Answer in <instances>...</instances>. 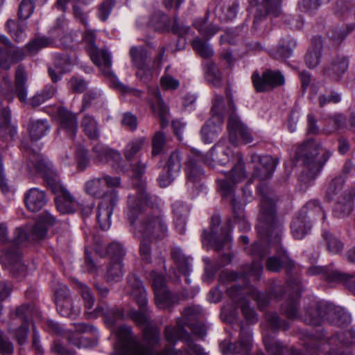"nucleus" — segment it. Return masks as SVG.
Returning a JSON list of instances; mask_svg holds the SVG:
<instances>
[{
	"label": "nucleus",
	"mask_w": 355,
	"mask_h": 355,
	"mask_svg": "<svg viewBox=\"0 0 355 355\" xmlns=\"http://www.w3.org/2000/svg\"><path fill=\"white\" fill-rule=\"evenodd\" d=\"M6 27L10 35L16 42H19L26 37V23L25 21L19 22L9 19L6 23Z\"/></svg>",
	"instance_id": "47"
},
{
	"label": "nucleus",
	"mask_w": 355,
	"mask_h": 355,
	"mask_svg": "<svg viewBox=\"0 0 355 355\" xmlns=\"http://www.w3.org/2000/svg\"><path fill=\"white\" fill-rule=\"evenodd\" d=\"M295 46V41L289 36H287L280 40L279 46L273 54V57L276 59L288 58Z\"/></svg>",
	"instance_id": "49"
},
{
	"label": "nucleus",
	"mask_w": 355,
	"mask_h": 355,
	"mask_svg": "<svg viewBox=\"0 0 355 355\" xmlns=\"http://www.w3.org/2000/svg\"><path fill=\"white\" fill-rule=\"evenodd\" d=\"M349 62L345 57H337L332 59L330 63L323 69L325 76L333 80H338L348 68Z\"/></svg>",
	"instance_id": "32"
},
{
	"label": "nucleus",
	"mask_w": 355,
	"mask_h": 355,
	"mask_svg": "<svg viewBox=\"0 0 355 355\" xmlns=\"http://www.w3.org/2000/svg\"><path fill=\"white\" fill-rule=\"evenodd\" d=\"M346 124V118L340 114H335L324 119L322 131L325 135H331L342 129Z\"/></svg>",
	"instance_id": "42"
},
{
	"label": "nucleus",
	"mask_w": 355,
	"mask_h": 355,
	"mask_svg": "<svg viewBox=\"0 0 355 355\" xmlns=\"http://www.w3.org/2000/svg\"><path fill=\"white\" fill-rule=\"evenodd\" d=\"M296 154L302 160L304 172L310 180L315 178L331 156V153L323 148L315 139H309L303 143L297 148Z\"/></svg>",
	"instance_id": "7"
},
{
	"label": "nucleus",
	"mask_w": 355,
	"mask_h": 355,
	"mask_svg": "<svg viewBox=\"0 0 355 355\" xmlns=\"http://www.w3.org/2000/svg\"><path fill=\"white\" fill-rule=\"evenodd\" d=\"M304 322L309 325H320L325 320L330 324L345 327L351 319L342 308L324 302H314L307 310Z\"/></svg>",
	"instance_id": "5"
},
{
	"label": "nucleus",
	"mask_w": 355,
	"mask_h": 355,
	"mask_svg": "<svg viewBox=\"0 0 355 355\" xmlns=\"http://www.w3.org/2000/svg\"><path fill=\"white\" fill-rule=\"evenodd\" d=\"M164 334L165 339L168 343H175L178 340L184 341V351L187 355H208L200 345L192 340L189 333L183 329L181 321L178 322V328L166 327Z\"/></svg>",
	"instance_id": "16"
},
{
	"label": "nucleus",
	"mask_w": 355,
	"mask_h": 355,
	"mask_svg": "<svg viewBox=\"0 0 355 355\" xmlns=\"http://www.w3.org/2000/svg\"><path fill=\"white\" fill-rule=\"evenodd\" d=\"M128 286L130 288V293L135 299L139 307V311L132 310L128 315L130 319L137 325H146L144 330L148 327V324L150 319V311L146 307L147 298L144 287L140 280L135 276L128 277ZM149 327H151L149 326Z\"/></svg>",
	"instance_id": "13"
},
{
	"label": "nucleus",
	"mask_w": 355,
	"mask_h": 355,
	"mask_svg": "<svg viewBox=\"0 0 355 355\" xmlns=\"http://www.w3.org/2000/svg\"><path fill=\"white\" fill-rule=\"evenodd\" d=\"M172 211L174 215L176 230L180 234L184 233L186 217L189 211V207L182 201H175L172 205Z\"/></svg>",
	"instance_id": "36"
},
{
	"label": "nucleus",
	"mask_w": 355,
	"mask_h": 355,
	"mask_svg": "<svg viewBox=\"0 0 355 355\" xmlns=\"http://www.w3.org/2000/svg\"><path fill=\"white\" fill-rule=\"evenodd\" d=\"M21 149L28 159V168L31 170L32 166L34 167L35 171L42 175L48 187L56 194L55 202L58 211L61 214H70L81 209L85 215L92 212L93 206L83 209V205L60 184V177L51 162L33 150L25 141L21 142Z\"/></svg>",
	"instance_id": "4"
},
{
	"label": "nucleus",
	"mask_w": 355,
	"mask_h": 355,
	"mask_svg": "<svg viewBox=\"0 0 355 355\" xmlns=\"http://www.w3.org/2000/svg\"><path fill=\"white\" fill-rule=\"evenodd\" d=\"M323 237L327 243V248L330 253L337 254L343 251L344 244L337 237L327 232L323 233Z\"/></svg>",
	"instance_id": "58"
},
{
	"label": "nucleus",
	"mask_w": 355,
	"mask_h": 355,
	"mask_svg": "<svg viewBox=\"0 0 355 355\" xmlns=\"http://www.w3.org/2000/svg\"><path fill=\"white\" fill-rule=\"evenodd\" d=\"M81 128L85 135L91 139H96L99 137L98 124L94 118L90 115L84 116L81 121Z\"/></svg>",
	"instance_id": "50"
},
{
	"label": "nucleus",
	"mask_w": 355,
	"mask_h": 355,
	"mask_svg": "<svg viewBox=\"0 0 355 355\" xmlns=\"http://www.w3.org/2000/svg\"><path fill=\"white\" fill-rule=\"evenodd\" d=\"M205 78L207 81L211 83L214 85L216 87L220 85L222 75L215 63L209 62L207 64L205 70Z\"/></svg>",
	"instance_id": "61"
},
{
	"label": "nucleus",
	"mask_w": 355,
	"mask_h": 355,
	"mask_svg": "<svg viewBox=\"0 0 355 355\" xmlns=\"http://www.w3.org/2000/svg\"><path fill=\"white\" fill-rule=\"evenodd\" d=\"M55 45V41L53 38H51V36L49 37H42L31 41L26 45L25 49L28 54L34 55L43 48Z\"/></svg>",
	"instance_id": "46"
},
{
	"label": "nucleus",
	"mask_w": 355,
	"mask_h": 355,
	"mask_svg": "<svg viewBox=\"0 0 355 355\" xmlns=\"http://www.w3.org/2000/svg\"><path fill=\"white\" fill-rule=\"evenodd\" d=\"M130 55L132 64L137 69V77L144 83L149 82L153 78V72L147 50L143 46H132L130 50Z\"/></svg>",
	"instance_id": "17"
},
{
	"label": "nucleus",
	"mask_w": 355,
	"mask_h": 355,
	"mask_svg": "<svg viewBox=\"0 0 355 355\" xmlns=\"http://www.w3.org/2000/svg\"><path fill=\"white\" fill-rule=\"evenodd\" d=\"M104 316V321L108 327H113L116 323L124 318L123 310L107 306L98 305L93 311H86L85 315L88 319L96 318L100 315Z\"/></svg>",
	"instance_id": "27"
},
{
	"label": "nucleus",
	"mask_w": 355,
	"mask_h": 355,
	"mask_svg": "<svg viewBox=\"0 0 355 355\" xmlns=\"http://www.w3.org/2000/svg\"><path fill=\"white\" fill-rule=\"evenodd\" d=\"M146 139L137 138L129 142L124 149V156L128 161L131 160L134 156L141 149Z\"/></svg>",
	"instance_id": "60"
},
{
	"label": "nucleus",
	"mask_w": 355,
	"mask_h": 355,
	"mask_svg": "<svg viewBox=\"0 0 355 355\" xmlns=\"http://www.w3.org/2000/svg\"><path fill=\"white\" fill-rule=\"evenodd\" d=\"M266 319L269 328L274 331L279 329L286 330L288 328V323L286 320H282L277 313H267Z\"/></svg>",
	"instance_id": "59"
},
{
	"label": "nucleus",
	"mask_w": 355,
	"mask_h": 355,
	"mask_svg": "<svg viewBox=\"0 0 355 355\" xmlns=\"http://www.w3.org/2000/svg\"><path fill=\"white\" fill-rule=\"evenodd\" d=\"M84 189L88 195L94 198L104 197L107 193H105V186L102 177L87 181Z\"/></svg>",
	"instance_id": "44"
},
{
	"label": "nucleus",
	"mask_w": 355,
	"mask_h": 355,
	"mask_svg": "<svg viewBox=\"0 0 355 355\" xmlns=\"http://www.w3.org/2000/svg\"><path fill=\"white\" fill-rule=\"evenodd\" d=\"M252 347V332L250 329L241 327L239 339L236 343L220 344L221 352L224 355L248 354Z\"/></svg>",
	"instance_id": "22"
},
{
	"label": "nucleus",
	"mask_w": 355,
	"mask_h": 355,
	"mask_svg": "<svg viewBox=\"0 0 355 355\" xmlns=\"http://www.w3.org/2000/svg\"><path fill=\"white\" fill-rule=\"evenodd\" d=\"M118 200V192L115 190H112L107 192L99 202L96 218L103 230H107L110 227L111 216Z\"/></svg>",
	"instance_id": "20"
},
{
	"label": "nucleus",
	"mask_w": 355,
	"mask_h": 355,
	"mask_svg": "<svg viewBox=\"0 0 355 355\" xmlns=\"http://www.w3.org/2000/svg\"><path fill=\"white\" fill-rule=\"evenodd\" d=\"M126 216L132 233L141 240V257L148 263L151 261V240H161L168 236L166 216L159 207L153 205L143 187H138L135 193L128 196Z\"/></svg>",
	"instance_id": "2"
},
{
	"label": "nucleus",
	"mask_w": 355,
	"mask_h": 355,
	"mask_svg": "<svg viewBox=\"0 0 355 355\" xmlns=\"http://www.w3.org/2000/svg\"><path fill=\"white\" fill-rule=\"evenodd\" d=\"M171 257L175 263L178 271L183 275L186 276V282L191 283L190 279L188 277L191 269L189 257H186L182 254L181 249L174 248L171 251Z\"/></svg>",
	"instance_id": "37"
},
{
	"label": "nucleus",
	"mask_w": 355,
	"mask_h": 355,
	"mask_svg": "<svg viewBox=\"0 0 355 355\" xmlns=\"http://www.w3.org/2000/svg\"><path fill=\"white\" fill-rule=\"evenodd\" d=\"M35 10V3L31 0H22L18 10L19 19L26 20L29 18Z\"/></svg>",
	"instance_id": "64"
},
{
	"label": "nucleus",
	"mask_w": 355,
	"mask_h": 355,
	"mask_svg": "<svg viewBox=\"0 0 355 355\" xmlns=\"http://www.w3.org/2000/svg\"><path fill=\"white\" fill-rule=\"evenodd\" d=\"M93 153L101 162H110L112 164H118L121 160L119 152L114 150L102 144H97L93 148Z\"/></svg>",
	"instance_id": "34"
},
{
	"label": "nucleus",
	"mask_w": 355,
	"mask_h": 355,
	"mask_svg": "<svg viewBox=\"0 0 355 355\" xmlns=\"http://www.w3.org/2000/svg\"><path fill=\"white\" fill-rule=\"evenodd\" d=\"M55 223V218L48 211L42 213L37 221L32 225L34 238L43 239L47 232L48 227Z\"/></svg>",
	"instance_id": "35"
},
{
	"label": "nucleus",
	"mask_w": 355,
	"mask_h": 355,
	"mask_svg": "<svg viewBox=\"0 0 355 355\" xmlns=\"http://www.w3.org/2000/svg\"><path fill=\"white\" fill-rule=\"evenodd\" d=\"M201 310L198 306H190L185 309L182 313V318H180L177 321V324H178L179 321H181L182 327L183 329H185L184 327L188 325V324H191L193 322H196L197 319L200 314ZM173 328H178V324L176 327Z\"/></svg>",
	"instance_id": "54"
},
{
	"label": "nucleus",
	"mask_w": 355,
	"mask_h": 355,
	"mask_svg": "<svg viewBox=\"0 0 355 355\" xmlns=\"http://www.w3.org/2000/svg\"><path fill=\"white\" fill-rule=\"evenodd\" d=\"M286 289L289 293H284L286 297V301L281 305V310L284 315L287 318L295 319L298 318L299 309V295L302 290L301 283L297 280L288 281L286 282Z\"/></svg>",
	"instance_id": "19"
},
{
	"label": "nucleus",
	"mask_w": 355,
	"mask_h": 355,
	"mask_svg": "<svg viewBox=\"0 0 355 355\" xmlns=\"http://www.w3.org/2000/svg\"><path fill=\"white\" fill-rule=\"evenodd\" d=\"M72 61L67 55L56 54L54 56V68H49V74L51 80L56 83L60 76L71 69Z\"/></svg>",
	"instance_id": "31"
},
{
	"label": "nucleus",
	"mask_w": 355,
	"mask_h": 355,
	"mask_svg": "<svg viewBox=\"0 0 355 355\" xmlns=\"http://www.w3.org/2000/svg\"><path fill=\"white\" fill-rule=\"evenodd\" d=\"M96 35L94 31L87 30L83 36L86 43V49L92 62L101 67L106 76L111 74L112 60L110 53L103 49H99L95 44Z\"/></svg>",
	"instance_id": "15"
},
{
	"label": "nucleus",
	"mask_w": 355,
	"mask_h": 355,
	"mask_svg": "<svg viewBox=\"0 0 355 355\" xmlns=\"http://www.w3.org/2000/svg\"><path fill=\"white\" fill-rule=\"evenodd\" d=\"M59 130L64 132L69 138L73 139L78 130V118L76 115L63 107L57 110Z\"/></svg>",
	"instance_id": "28"
},
{
	"label": "nucleus",
	"mask_w": 355,
	"mask_h": 355,
	"mask_svg": "<svg viewBox=\"0 0 355 355\" xmlns=\"http://www.w3.org/2000/svg\"><path fill=\"white\" fill-rule=\"evenodd\" d=\"M220 217L213 215L208 229H205L201 235L202 245L214 248L219 251L225 247L229 248L232 241L230 234L232 227V219L228 218L226 225L220 227Z\"/></svg>",
	"instance_id": "10"
},
{
	"label": "nucleus",
	"mask_w": 355,
	"mask_h": 355,
	"mask_svg": "<svg viewBox=\"0 0 355 355\" xmlns=\"http://www.w3.org/2000/svg\"><path fill=\"white\" fill-rule=\"evenodd\" d=\"M12 160V155L8 148L0 150V190L7 195L12 192V187L7 178L5 166L8 165Z\"/></svg>",
	"instance_id": "33"
},
{
	"label": "nucleus",
	"mask_w": 355,
	"mask_h": 355,
	"mask_svg": "<svg viewBox=\"0 0 355 355\" xmlns=\"http://www.w3.org/2000/svg\"><path fill=\"white\" fill-rule=\"evenodd\" d=\"M28 130L32 141H36L44 137L49 130V125L45 120H30Z\"/></svg>",
	"instance_id": "41"
},
{
	"label": "nucleus",
	"mask_w": 355,
	"mask_h": 355,
	"mask_svg": "<svg viewBox=\"0 0 355 355\" xmlns=\"http://www.w3.org/2000/svg\"><path fill=\"white\" fill-rule=\"evenodd\" d=\"M107 254L111 261H122L125 255V250L122 244L117 242L111 243L107 248Z\"/></svg>",
	"instance_id": "63"
},
{
	"label": "nucleus",
	"mask_w": 355,
	"mask_h": 355,
	"mask_svg": "<svg viewBox=\"0 0 355 355\" xmlns=\"http://www.w3.org/2000/svg\"><path fill=\"white\" fill-rule=\"evenodd\" d=\"M227 293L234 303L241 305L244 318L250 323L257 322L258 318L254 310L249 306L247 298L251 297L261 309L268 304L270 299L269 295L259 292L255 288L249 285L244 286L233 285L227 289Z\"/></svg>",
	"instance_id": "8"
},
{
	"label": "nucleus",
	"mask_w": 355,
	"mask_h": 355,
	"mask_svg": "<svg viewBox=\"0 0 355 355\" xmlns=\"http://www.w3.org/2000/svg\"><path fill=\"white\" fill-rule=\"evenodd\" d=\"M123 266L121 261H111L108 267L106 279L108 282H117L123 277Z\"/></svg>",
	"instance_id": "56"
},
{
	"label": "nucleus",
	"mask_w": 355,
	"mask_h": 355,
	"mask_svg": "<svg viewBox=\"0 0 355 355\" xmlns=\"http://www.w3.org/2000/svg\"><path fill=\"white\" fill-rule=\"evenodd\" d=\"M252 81L257 92H265L284 85L285 78L279 71L267 69L261 76L254 72Z\"/></svg>",
	"instance_id": "18"
},
{
	"label": "nucleus",
	"mask_w": 355,
	"mask_h": 355,
	"mask_svg": "<svg viewBox=\"0 0 355 355\" xmlns=\"http://www.w3.org/2000/svg\"><path fill=\"white\" fill-rule=\"evenodd\" d=\"M155 98L157 102V105L154 103H152L151 108L154 112H158L160 119V125L162 128H164L168 124V121L166 118L168 108L164 104L161 97V94L158 89H156L155 92Z\"/></svg>",
	"instance_id": "51"
},
{
	"label": "nucleus",
	"mask_w": 355,
	"mask_h": 355,
	"mask_svg": "<svg viewBox=\"0 0 355 355\" xmlns=\"http://www.w3.org/2000/svg\"><path fill=\"white\" fill-rule=\"evenodd\" d=\"M223 123H217L214 118H210L201 129L202 139L205 144H211L218 136Z\"/></svg>",
	"instance_id": "38"
},
{
	"label": "nucleus",
	"mask_w": 355,
	"mask_h": 355,
	"mask_svg": "<svg viewBox=\"0 0 355 355\" xmlns=\"http://www.w3.org/2000/svg\"><path fill=\"white\" fill-rule=\"evenodd\" d=\"M188 182L196 184L203 176V171L197 163V160L189 158L185 166Z\"/></svg>",
	"instance_id": "48"
},
{
	"label": "nucleus",
	"mask_w": 355,
	"mask_h": 355,
	"mask_svg": "<svg viewBox=\"0 0 355 355\" xmlns=\"http://www.w3.org/2000/svg\"><path fill=\"white\" fill-rule=\"evenodd\" d=\"M192 46L193 49L202 58H209L214 54V51L210 45L200 38H196Z\"/></svg>",
	"instance_id": "62"
},
{
	"label": "nucleus",
	"mask_w": 355,
	"mask_h": 355,
	"mask_svg": "<svg viewBox=\"0 0 355 355\" xmlns=\"http://www.w3.org/2000/svg\"><path fill=\"white\" fill-rule=\"evenodd\" d=\"M309 275H321V278L329 283H340L344 286L352 280V275L338 270H331L327 267L313 266L309 268Z\"/></svg>",
	"instance_id": "25"
},
{
	"label": "nucleus",
	"mask_w": 355,
	"mask_h": 355,
	"mask_svg": "<svg viewBox=\"0 0 355 355\" xmlns=\"http://www.w3.org/2000/svg\"><path fill=\"white\" fill-rule=\"evenodd\" d=\"M338 342L339 344L343 345H350L355 343V333L352 331H347L340 335H336L331 337L328 340L320 339L317 342L314 347L317 351H320L324 345H331L334 343Z\"/></svg>",
	"instance_id": "39"
},
{
	"label": "nucleus",
	"mask_w": 355,
	"mask_h": 355,
	"mask_svg": "<svg viewBox=\"0 0 355 355\" xmlns=\"http://www.w3.org/2000/svg\"><path fill=\"white\" fill-rule=\"evenodd\" d=\"M313 41L315 42V49L309 52L305 56L306 64L309 68H314L318 66L320 59L321 38L315 37Z\"/></svg>",
	"instance_id": "57"
},
{
	"label": "nucleus",
	"mask_w": 355,
	"mask_h": 355,
	"mask_svg": "<svg viewBox=\"0 0 355 355\" xmlns=\"http://www.w3.org/2000/svg\"><path fill=\"white\" fill-rule=\"evenodd\" d=\"M251 162L254 164L252 177L262 182L272 176L279 161L270 155L261 156L254 153L251 155Z\"/></svg>",
	"instance_id": "21"
},
{
	"label": "nucleus",
	"mask_w": 355,
	"mask_h": 355,
	"mask_svg": "<svg viewBox=\"0 0 355 355\" xmlns=\"http://www.w3.org/2000/svg\"><path fill=\"white\" fill-rule=\"evenodd\" d=\"M26 77L24 69L18 67L15 72V92L20 101L24 102L26 99Z\"/></svg>",
	"instance_id": "52"
},
{
	"label": "nucleus",
	"mask_w": 355,
	"mask_h": 355,
	"mask_svg": "<svg viewBox=\"0 0 355 355\" xmlns=\"http://www.w3.org/2000/svg\"><path fill=\"white\" fill-rule=\"evenodd\" d=\"M248 12H252L255 9L254 25L268 14L277 17L281 12V0H265L262 3H259L258 0H248Z\"/></svg>",
	"instance_id": "23"
},
{
	"label": "nucleus",
	"mask_w": 355,
	"mask_h": 355,
	"mask_svg": "<svg viewBox=\"0 0 355 355\" xmlns=\"http://www.w3.org/2000/svg\"><path fill=\"white\" fill-rule=\"evenodd\" d=\"M197 159L203 162L205 164L214 166L212 162H217L220 165H225L231 159L235 157L236 163L229 171L224 173L223 179H218V187L225 198H230L233 209V218L235 223L243 225L245 230H249L250 227L245 219L241 207L237 206L236 200L233 196L235 185L243 181L247 177L245 170L242 155L237 152L234 153L232 149L225 146L224 141H219L216 144L209 154L197 155Z\"/></svg>",
	"instance_id": "3"
},
{
	"label": "nucleus",
	"mask_w": 355,
	"mask_h": 355,
	"mask_svg": "<svg viewBox=\"0 0 355 355\" xmlns=\"http://www.w3.org/2000/svg\"><path fill=\"white\" fill-rule=\"evenodd\" d=\"M225 93L228 101L229 109L232 112L229 116L227 125L230 142L234 146H236L239 137L241 138L243 144H246L252 142L253 138L249 130L235 114L236 107L233 102L232 96L230 94L228 89H226Z\"/></svg>",
	"instance_id": "14"
},
{
	"label": "nucleus",
	"mask_w": 355,
	"mask_h": 355,
	"mask_svg": "<svg viewBox=\"0 0 355 355\" xmlns=\"http://www.w3.org/2000/svg\"><path fill=\"white\" fill-rule=\"evenodd\" d=\"M345 180L338 177L331 180L326 191L325 198L328 201H336L333 214L337 218H345L352 211L354 193L352 191H342Z\"/></svg>",
	"instance_id": "12"
},
{
	"label": "nucleus",
	"mask_w": 355,
	"mask_h": 355,
	"mask_svg": "<svg viewBox=\"0 0 355 355\" xmlns=\"http://www.w3.org/2000/svg\"><path fill=\"white\" fill-rule=\"evenodd\" d=\"M322 215L325 218L322 207L316 200L306 202L293 217L291 223V232L295 239H302L309 234L311 230V220Z\"/></svg>",
	"instance_id": "11"
},
{
	"label": "nucleus",
	"mask_w": 355,
	"mask_h": 355,
	"mask_svg": "<svg viewBox=\"0 0 355 355\" xmlns=\"http://www.w3.org/2000/svg\"><path fill=\"white\" fill-rule=\"evenodd\" d=\"M24 202L30 211L37 212L47 202L46 193L37 188H31L24 194Z\"/></svg>",
	"instance_id": "30"
},
{
	"label": "nucleus",
	"mask_w": 355,
	"mask_h": 355,
	"mask_svg": "<svg viewBox=\"0 0 355 355\" xmlns=\"http://www.w3.org/2000/svg\"><path fill=\"white\" fill-rule=\"evenodd\" d=\"M257 189L261 199L260 212L256 228L260 241H255L247 249V252L254 259L257 258V260L254 259L251 265L244 266L242 274L228 270L222 271L220 279L223 282H232L241 276L252 277L258 280L263 271L261 260L268 253V244L276 247L277 254L270 257L266 260V268L268 270L276 272L284 267L288 270L293 266V263L288 258L286 251L279 246L284 224L276 214L277 197L263 182L259 184Z\"/></svg>",
	"instance_id": "1"
},
{
	"label": "nucleus",
	"mask_w": 355,
	"mask_h": 355,
	"mask_svg": "<svg viewBox=\"0 0 355 355\" xmlns=\"http://www.w3.org/2000/svg\"><path fill=\"white\" fill-rule=\"evenodd\" d=\"M225 110L223 98L221 96L216 95L211 110V118H214L217 123H223Z\"/></svg>",
	"instance_id": "55"
},
{
	"label": "nucleus",
	"mask_w": 355,
	"mask_h": 355,
	"mask_svg": "<svg viewBox=\"0 0 355 355\" xmlns=\"http://www.w3.org/2000/svg\"><path fill=\"white\" fill-rule=\"evenodd\" d=\"M31 312V309L29 304H24L16 310V316L19 318L22 322L15 334V340L20 345H24L26 342L29 332L28 316Z\"/></svg>",
	"instance_id": "29"
},
{
	"label": "nucleus",
	"mask_w": 355,
	"mask_h": 355,
	"mask_svg": "<svg viewBox=\"0 0 355 355\" xmlns=\"http://www.w3.org/2000/svg\"><path fill=\"white\" fill-rule=\"evenodd\" d=\"M40 239L34 238L32 230V225H27L24 227H17L15 230L13 237L8 239V247H6L0 257V262L6 268L10 270H19L24 268L21 263V254L19 245L27 240L36 241Z\"/></svg>",
	"instance_id": "9"
},
{
	"label": "nucleus",
	"mask_w": 355,
	"mask_h": 355,
	"mask_svg": "<svg viewBox=\"0 0 355 355\" xmlns=\"http://www.w3.org/2000/svg\"><path fill=\"white\" fill-rule=\"evenodd\" d=\"M304 322L309 325H320L325 320L330 324L345 327L351 319L342 308L324 302H314L307 310Z\"/></svg>",
	"instance_id": "6"
},
{
	"label": "nucleus",
	"mask_w": 355,
	"mask_h": 355,
	"mask_svg": "<svg viewBox=\"0 0 355 355\" xmlns=\"http://www.w3.org/2000/svg\"><path fill=\"white\" fill-rule=\"evenodd\" d=\"M51 38L55 40L60 37V43L64 49H71L73 47V40L70 33H67L62 20L58 19V24L50 31ZM56 42V40H55Z\"/></svg>",
	"instance_id": "40"
},
{
	"label": "nucleus",
	"mask_w": 355,
	"mask_h": 355,
	"mask_svg": "<svg viewBox=\"0 0 355 355\" xmlns=\"http://www.w3.org/2000/svg\"><path fill=\"white\" fill-rule=\"evenodd\" d=\"M193 26L201 35L207 39L214 36L219 30L217 26L209 24L207 17L196 20Z\"/></svg>",
	"instance_id": "53"
},
{
	"label": "nucleus",
	"mask_w": 355,
	"mask_h": 355,
	"mask_svg": "<svg viewBox=\"0 0 355 355\" xmlns=\"http://www.w3.org/2000/svg\"><path fill=\"white\" fill-rule=\"evenodd\" d=\"M182 167L181 156L178 150L173 151L168 157L162 173L157 179L160 187H166L178 175Z\"/></svg>",
	"instance_id": "24"
},
{
	"label": "nucleus",
	"mask_w": 355,
	"mask_h": 355,
	"mask_svg": "<svg viewBox=\"0 0 355 355\" xmlns=\"http://www.w3.org/2000/svg\"><path fill=\"white\" fill-rule=\"evenodd\" d=\"M61 291L63 292L62 295L60 291H57L56 295V305L58 313L63 317H69L75 318L80 313L81 309L80 306L75 304L71 298L68 297L69 290L67 286L61 288Z\"/></svg>",
	"instance_id": "26"
},
{
	"label": "nucleus",
	"mask_w": 355,
	"mask_h": 355,
	"mask_svg": "<svg viewBox=\"0 0 355 355\" xmlns=\"http://www.w3.org/2000/svg\"><path fill=\"white\" fill-rule=\"evenodd\" d=\"M176 70L171 65L166 67L164 72L160 78V85L164 90H176L180 85V82L175 76Z\"/></svg>",
	"instance_id": "43"
},
{
	"label": "nucleus",
	"mask_w": 355,
	"mask_h": 355,
	"mask_svg": "<svg viewBox=\"0 0 355 355\" xmlns=\"http://www.w3.org/2000/svg\"><path fill=\"white\" fill-rule=\"evenodd\" d=\"M155 300L157 306L159 309H169L175 304L178 303V297L177 295L171 293L168 288L157 291L155 293Z\"/></svg>",
	"instance_id": "45"
}]
</instances>
